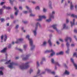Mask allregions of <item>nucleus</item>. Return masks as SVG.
I'll use <instances>...</instances> for the list:
<instances>
[{
	"label": "nucleus",
	"instance_id": "nucleus-1",
	"mask_svg": "<svg viewBox=\"0 0 77 77\" xmlns=\"http://www.w3.org/2000/svg\"><path fill=\"white\" fill-rule=\"evenodd\" d=\"M26 38L28 39L29 41V44L30 46H31V50H33L35 48V46L33 45V40L32 39H30V36L29 35H27L26 36Z\"/></svg>",
	"mask_w": 77,
	"mask_h": 77
},
{
	"label": "nucleus",
	"instance_id": "nucleus-2",
	"mask_svg": "<svg viewBox=\"0 0 77 77\" xmlns=\"http://www.w3.org/2000/svg\"><path fill=\"white\" fill-rule=\"evenodd\" d=\"M38 25H39L40 27L41 28V26L40 23L37 22L35 24V29L34 30L32 31V32L34 36H36L37 35V30H38Z\"/></svg>",
	"mask_w": 77,
	"mask_h": 77
},
{
	"label": "nucleus",
	"instance_id": "nucleus-3",
	"mask_svg": "<svg viewBox=\"0 0 77 77\" xmlns=\"http://www.w3.org/2000/svg\"><path fill=\"white\" fill-rule=\"evenodd\" d=\"M30 63L29 62H27L25 64H22L20 66V68L21 69H27L28 68L30 67V65H29ZM25 65V66H24Z\"/></svg>",
	"mask_w": 77,
	"mask_h": 77
},
{
	"label": "nucleus",
	"instance_id": "nucleus-4",
	"mask_svg": "<svg viewBox=\"0 0 77 77\" xmlns=\"http://www.w3.org/2000/svg\"><path fill=\"white\" fill-rule=\"evenodd\" d=\"M57 24H54L53 25L51 26L52 27L53 29H54V30H55L57 32V33H59L60 31L59 30H58V29H57Z\"/></svg>",
	"mask_w": 77,
	"mask_h": 77
},
{
	"label": "nucleus",
	"instance_id": "nucleus-5",
	"mask_svg": "<svg viewBox=\"0 0 77 77\" xmlns=\"http://www.w3.org/2000/svg\"><path fill=\"white\" fill-rule=\"evenodd\" d=\"M30 56V55L28 54L26 55V57H24V55H23L21 56V57H22V60H27L29 59V57Z\"/></svg>",
	"mask_w": 77,
	"mask_h": 77
},
{
	"label": "nucleus",
	"instance_id": "nucleus-6",
	"mask_svg": "<svg viewBox=\"0 0 77 77\" xmlns=\"http://www.w3.org/2000/svg\"><path fill=\"white\" fill-rule=\"evenodd\" d=\"M40 72H41V70L38 69L37 73V76H39V75H41L42 74H45V72H43L42 73H40Z\"/></svg>",
	"mask_w": 77,
	"mask_h": 77
},
{
	"label": "nucleus",
	"instance_id": "nucleus-7",
	"mask_svg": "<svg viewBox=\"0 0 77 77\" xmlns=\"http://www.w3.org/2000/svg\"><path fill=\"white\" fill-rule=\"evenodd\" d=\"M39 18H40L39 19H37V21H42V18H44V19H46V18H47L46 16L44 15L40 16H39Z\"/></svg>",
	"mask_w": 77,
	"mask_h": 77
},
{
	"label": "nucleus",
	"instance_id": "nucleus-8",
	"mask_svg": "<svg viewBox=\"0 0 77 77\" xmlns=\"http://www.w3.org/2000/svg\"><path fill=\"white\" fill-rule=\"evenodd\" d=\"M56 12L54 11H53L52 12L51 14H50L49 15L50 17L54 19V14H55Z\"/></svg>",
	"mask_w": 77,
	"mask_h": 77
},
{
	"label": "nucleus",
	"instance_id": "nucleus-9",
	"mask_svg": "<svg viewBox=\"0 0 77 77\" xmlns=\"http://www.w3.org/2000/svg\"><path fill=\"white\" fill-rule=\"evenodd\" d=\"M70 60L71 62L73 64L74 66L75 67V69H77V64L74 63V60H73L72 58H71L70 59Z\"/></svg>",
	"mask_w": 77,
	"mask_h": 77
},
{
	"label": "nucleus",
	"instance_id": "nucleus-10",
	"mask_svg": "<svg viewBox=\"0 0 77 77\" xmlns=\"http://www.w3.org/2000/svg\"><path fill=\"white\" fill-rule=\"evenodd\" d=\"M70 74L69 72L66 70L64 72L62 75L63 76H64L65 75H69Z\"/></svg>",
	"mask_w": 77,
	"mask_h": 77
},
{
	"label": "nucleus",
	"instance_id": "nucleus-11",
	"mask_svg": "<svg viewBox=\"0 0 77 77\" xmlns=\"http://www.w3.org/2000/svg\"><path fill=\"white\" fill-rule=\"evenodd\" d=\"M69 39L70 40V42H71V41H72V38L69 37L67 36L65 38V41L66 42H68Z\"/></svg>",
	"mask_w": 77,
	"mask_h": 77
},
{
	"label": "nucleus",
	"instance_id": "nucleus-12",
	"mask_svg": "<svg viewBox=\"0 0 77 77\" xmlns=\"http://www.w3.org/2000/svg\"><path fill=\"white\" fill-rule=\"evenodd\" d=\"M14 64H15L13 62H12L11 63H10V65H8V67L9 68H13V65H14Z\"/></svg>",
	"mask_w": 77,
	"mask_h": 77
},
{
	"label": "nucleus",
	"instance_id": "nucleus-13",
	"mask_svg": "<svg viewBox=\"0 0 77 77\" xmlns=\"http://www.w3.org/2000/svg\"><path fill=\"white\" fill-rule=\"evenodd\" d=\"M70 9L71 10V11H72L73 10H74V5L72 4V2H71L70 4Z\"/></svg>",
	"mask_w": 77,
	"mask_h": 77
},
{
	"label": "nucleus",
	"instance_id": "nucleus-14",
	"mask_svg": "<svg viewBox=\"0 0 77 77\" xmlns=\"http://www.w3.org/2000/svg\"><path fill=\"white\" fill-rule=\"evenodd\" d=\"M23 38H20L18 39L16 42H15V43L16 44H19L20 42V41H23Z\"/></svg>",
	"mask_w": 77,
	"mask_h": 77
},
{
	"label": "nucleus",
	"instance_id": "nucleus-15",
	"mask_svg": "<svg viewBox=\"0 0 77 77\" xmlns=\"http://www.w3.org/2000/svg\"><path fill=\"white\" fill-rule=\"evenodd\" d=\"M48 5L49 8L51 9H53V8L52 7V5H51V1H49Z\"/></svg>",
	"mask_w": 77,
	"mask_h": 77
},
{
	"label": "nucleus",
	"instance_id": "nucleus-16",
	"mask_svg": "<svg viewBox=\"0 0 77 77\" xmlns=\"http://www.w3.org/2000/svg\"><path fill=\"white\" fill-rule=\"evenodd\" d=\"M51 52L52 53L51 54V55H50V56L49 57H52L55 54V52H54V51H53V49H51Z\"/></svg>",
	"mask_w": 77,
	"mask_h": 77
},
{
	"label": "nucleus",
	"instance_id": "nucleus-17",
	"mask_svg": "<svg viewBox=\"0 0 77 77\" xmlns=\"http://www.w3.org/2000/svg\"><path fill=\"white\" fill-rule=\"evenodd\" d=\"M75 19H74L73 20V22L72 23V22H70V23L71 24V27H72V26L75 24Z\"/></svg>",
	"mask_w": 77,
	"mask_h": 77
},
{
	"label": "nucleus",
	"instance_id": "nucleus-18",
	"mask_svg": "<svg viewBox=\"0 0 77 77\" xmlns=\"http://www.w3.org/2000/svg\"><path fill=\"white\" fill-rule=\"evenodd\" d=\"M63 54V51H61L56 53V55H57V56H58L59 55H62Z\"/></svg>",
	"mask_w": 77,
	"mask_h": 77
},
{
	"label": "nucleus",
	"instance_id": "nucleus-19",
	"mask_svg": "<svg viewBox=\"0 0 77 77\" xmlns=\"http://www.w3.org/2000/svg\"><path fill=\"white\" fill-rule=\"evenodd\" d=\"M63 29H62V30L63 29H68V27L66 26V24L64 23L63 25Z\"/></svg>",
	"mask_w": 77,
	"mask_h": 77
},
{
	"label": "nucleus",
	"instance_id": "nucleus-20",
	"mask_svg": "<svg viewBox=\"0 0 77 77\" xmlns=\"http://www.w3.org/2000/svg\"><path fill=\"white\" fill-rule=\"evenodd\" d=\"M26 8L28 10H29V13H32V10H31L29 7L26 6Z\"/></svg>",
	"mask_w": 77,
	"mask_h": 77
},
{
	"label": "nucleus",
	"instance_id": "nucleus-21",
	"mask_svg": "<svg viewBox=\"0 0 77 77\" xmlns=\"http://www.w3.org/2000/svg\"><path fill=\"white\" fill-rule=\"evenodd\" d=\"M7 50V48H4L3 50H2L1 51V53H6V50Z\"/></svg>",
	"mask_w": 77,
	"mask_h": 77
},
{
	"label": "nucleus",
	"instance_id": "nucleus-22",
	"mask_svg": "<svg viewBox=\"0 0 77 77\" xmlns=\"http://www.w3.org/2000/svg\"><path fill=\"white\" fill-rule=\"evenodd\" d=\"M51 18L52 17H50V16H49V18L48 19L46 20V21L47 22V23H50V22H51Z\"/></svg>",
	"mask_w": 77,
	"mask_h": 77
},
{
	"label": "nucleus",
	"instance_id": "nucleus-23",
	"mask_svg": "<svg viewBox=\"0 0 77 77\" xmlns=\"http://www.w3.org/2000/svg\"><path fill=\"white\" fill-rule=\"evenodd\" d=\"M51 61L52 63L53 64H55V63L56 62L54 61V60L53 58H52L51 60Z\"/></svg>",
	"mask_w": 77,
	"mask_h": 77
},
{
	"label": "nucleus",
	"instance_id": "nucleus-24",
	"mask_svg": "<svg viewBox=\"0 0 77 77\" xmlns=\"http://www.w3.org/2000/svg\"><path fill=\"white\" fill-rule=\"evenodd\" d=\"M19 12V10H17L14 13V15L15 16H17L18 15V14Z\"/></svg>",
	"mask_w": 77,
	"mask_h": 77
},
{
	"label": "nucleus",
	"instance_id": "nucleus-25",
	"mask_svg": "<svg viewBox=\"0 0 77 77\" xmlns=\"http://www.w3.org/2000/svg\"><path fill=\"white\" fill-rule=\"evenodd\" d=\"M48 43H49L50 46L51 47L52 46V43H51V39H49L48 41Z\"/></svg>",
	"mask_w": 77,
	"mask_h": 77
},
{
	"label": "nucleus",
	"instance_id": "nucleus-26",
	"mask_svg": "<svg viewBox=\"0 0 77 77\" xmlns=\"http://www.w3.org/2000/svg\"><path fill=\"white\" fill-rule=\"evenodd\" d=\"M75 16L76 18H77V15L75 16V14H72L71 15V17L72 18H75Z\"/></svg>",
	"mask_w": 77,
	"mask_h": 77
},
{
	"label": "nucleus",
	"instance_id": "nucleus-27",
	"mask_svg": "<svg viewBox=\"0 0 77 77\" xmlns=\"http://www.w3.org/2000/svg\"><path fill=\"white\" fill-rule=\"evenodd\" d=\"M35 9L36 10H38V11H39V10H40V7L39 6H36L35 8Z\"/></svg>",
	"mask_w": 77,
	"mask_h": 77
},
{
	"label": "nucleus",
	"instance_id": "nucleus-28",
	"mask_svg": "<svg viewBox=\"0 0 77 77\" xmlns=\"http://www.w3.org/2000/svg\"><path fill=\"white\" fill-rule=\"evenodd\" d=\"M47 45V42L45 41L43 42V44L42 45V46H46Z\"/></svg>",
	"mask_w": 77,
	"mask_h": 77
},
{
	"label": "nucleus",
	"instance_id": "nucleus-29",
	"mask_svg": "<svg viewBox=\"0 0 77 77\" xmlns=\"http://www.w3.org/2000/svg\"><path fill=\"white\" fill-rule=\"evenodd\" d=\"M45 71H47L48 72H50L51 70L48 69H46L45 70Z\"/></svg>",
	"mask_w": 77,
	"mask_h": 77
},
{
	"label": "nucleus",
	"instance_id": "nucleus-30",
	"mask_svg": "<svg viewBox=\"0 0 77 77\" xmlns=\"http://www.w3.org/2000/svg\"><path fill=\"white\" fill-rule=\"evenodd\" d=\"M3 9H0V15L3 14Z\"/></svg>",
	"mask_w": 77,
	"mask_h": 77
},
{
	"label": "nucleus",
	"instance_id": "nucleus-31",
	"mask_svg": "<svg viewBox=\"0 0 77 77\" xmlns=\"http://www.w3.org/2000/svg\"><path fill=\"white\" fill-rule=\"evenodd\" d=\"M66 45L67 47V48H69V47L70 45L69 44V42H67L66 43Z\"/></svg>",
	"mask_w": 77,
	"mask_h": 77
},
{
	"label": "nucleus",
	"instance_id": "nucleus-32",
	"mask_svg": "<svg viewBox=\"0 0 77 77\" xmlns=\"http://www.w3.org/2000/svg\"><path fill=\"white\" fill-rule=\"evenodd\" d=\"M8 39L7 35H5L4 36V41L5 42H6V40Z\"/></svg>",
	"mask_w": 77,
	"mask_h": 77
},
{
	"label": "nucleus",
	"instance_id": "nucleus-33",
	"mask_svg": "<svg viewBox=\"0 0 77 77\" xmlns=\"http://www.w3.org/2000/svg\"><path fill=\"white\" fill-rule=\"evenodd\" d=\"M51 52V50H47L45 51V53H50Z\"/></svg>",
	"mask_w": 77,
	"mask_h": 77
},
{
	"label": "nucleus",
	"instance_id": "nucleus-34",
	"mask_svg": "<svg viewBox=\"0 0 77 77\" xmlns=\"http://www.w3.org/2000/svg\"><path fill=\"white\" fill-rule=\"evenodd\" d=\"M55 65H58V66L59 67H60V65L58 63V62H56L55 63Z\"/></svg>",
	"mask_w": 77,
	"mask_h": 77
},
{
	"label": "nucleus",
	"instance_id": "nucleus-35",
	"mask_svg": "<svg viewBox=\"0 0 77 77\" xmlns=\"http://www.w3.org/2000/svg\"><path fill=\"white\" fill-rule=\"evenodd\" d=\"M75 56L77 58V52H75L73 54V56Z\"/></svg>",
	"mask_w": 77,
	"mask_h": 77
},
{
	"label": "nucleus",
	"instance_id": "nucleus-36",
	"mask_svg": "<svg viewBox=\"0 0 77 77\" xmlns=\"http://www.w3.org/2000/svg\"><path fill=\"white\" fill-rule=\"evenodd\" d=\"M69 48H67V50L66 51V53L68 54L69 53Z\"/></svg>",
	"mask_w": 77,
	"mask_h": 77
},
{
	"label": "nucleus",
	"instance_id": "nucleus-37",
	"mask_svg": "<svg viewBox=\"0 0 77 77\" xmlns=\"http://www.w3.org/2000/svg\"><path fill=\"white\" fill-rule=\"evenodd\" d=\"M36 64L37 67H39V66H40L39 63V62L37 61Z\"/></svg>",
	"mask_w": 77,
	"mask_h": 77
},
{
	"label": "nucleus",
	"instance_id": "nucleus-38",
	"mask_svg": "<svg viewBox=\"0 0 77 77\" xmlns=\"http://www.w3.org/2000/svg\"><path fill=\"white\" fill-rule=\"evenodd\" d=\"M23 13L24 14H27L28 13V11H23Z\"/></svg>",
	"mask_w": 77,
	"mask_h": 77
},
{
	"label": "nucleus",
	"instance_id": "nucleus-39",
	"mask_svg": "<svg viewBox=\"0 0 77 77\" xmlns=\"http://www.w3.org/2000/svg\"><path fill=\"white\" fill-rule=\"evenodd\" d=\"M1 21L2 23H3V22H5V19L3 18H2L1 19Z\"/></svg>",
	"mask_w": 77,
	"mask_h": 77
},
{
	"label": "nucleus",
	"instance_id": "nucleus-40",
	"mask_svg": "<svg viewBox=\"0 0 77 77\" xmlns=\"http://www.w3.org/2000/svg\"><path fill=\"white\" fill-rule=\"evenodd\" d=\"M11 62V60H9V61H8V62H6L5 64H8V63H9Z\"/></svg>",
	"mask_w": 77,
	"mask_h": 77
},
{
	"label": "nucleus",
	"instance_id": "nucleus-41",
	"mask_svg": "<svg viewBox=\"0 0 77 77\" xmlns=\"http://www.w3.org/2000/svg\"><path fill=\"white\" fill-rule=\"evenodd\" d=\"M5 9H11V8L10 7H7L5 8Z\"/></svg>",
	"mask_w": 77,
	"mask_h": 77
},
{
	"label": "nucleus",
	"instance_id": "nucleus-42",
	"mask_svg": "<svg viewBox=\"0 0 77 77\" xmlns=\"http://www.w3.org/2000/svg\"><path fill=\"white\" fill-rule=\"evenodd\" d=\"M10 17L11 19H14V16L13 15H11L10 16Z\"/></svg>",
	"mask_w": 77,
	"mask_h": 77
},
{
	"label": "nucleus",
	"instance_id": "nucleus-43",
	"mask_svg": "<svg viewBox=\"0 0 77 77\" xmlns=\"http://www.w3.org/2000/svg\"><path fill=\"white\" fill-rule=\"evenodd\" d=\"M18 27H19V25H17L16 26L15 29H18Z\"/></svg>",
	"mask_w": 77,
	"mask_h": 77
},
{
	"label": "nucleus",
	"instance_id": "nucleus-44",
	"mask_svg": "<svg viewBox=\"0 0 77 77\" xmlns=\"http://www.w3.org/2000/svg\"><path fill=\"white\" fill-rule=\"evenodd\" d=\"M30 17H35V15L32 14H30Z\"/></svg>",
	"mask_w": 77,
	"mask_h": 77
},
{
	"label": "nucleus",
	"instance_id": "nucleus-45",
	"mask_svg": "<svg viewBox=\"0 0 77 77\" xmlns=\"http://www.w3.org/2000/svg\"><path fill=\"white\" fill-rule=\"evenodd\" d=\"M32 3L33 5H35L36 3V2L35 1H32Z\"/></svg>",
	"mask_w": 77,
	"mask_h": 77
},
{
	"label": "nucleus",
	"instance_id": "nucleus-46",
	"mask_svg": "<svg viewBox=\"0 0 77 77\" xmlns=\"http://www.w3.org/2000/svg\"><path fill=\"white\" fill-rule=\"evenodd\" d=\"M4 38V36H3V35H2L1 37V40H3Z\"/></svg>",
	"mask_w": 77,
	"mask_h": 77
},
{
	"label": "nucleus",
	"instance_id": "nucleus-47",
	"mask_svg": "<svg viewBox=\"0 0 77 77\" xmlns=\"http://www.w3.org/2000/svg\"><path fill=\"white\" fill-rule=\"evenodd\" d=\"M43 11L44 12H46L47 10H46V9L45 8H43Z\"/></svg>",
	"mask_w": 77,
	"mask_h": 77
},
{
	"label": "nucleus",
	"instance_id": "nucleus-48",
	"mask_svg": "<svg viewBox=\"0 0 77 77\" xmlns=\"http://www.w3.org/2000/svg\"><path fill=\"white\" fill-rule=\"evenodd\" d=\"M0 75H3V72H2V71H0Z\"/></svg>",
	"mask_w": 77,
	"mask_h": 77
},
{
	"label": "nucleus",
	"instance_id": "nucleus-49",
	"mask_svg": "<svg viewBox=\"0 0 77 77\" xmlns=\"http://www.w3.org/2000/svg\"><path fill=\"white\" fill-rule=\"evenodd\" d=\"M42 61H45V57L42 58Z\"/></svg>",
	"mask_w": 77,
	"mask_h": 77
},
{
	"label": "nucleus",
	"instance_id": "nucleus-50",
	"mask_svg": "<svg viewBox=\"0 0 77 77\" xmlns=\"http://www.w3.org/2000/svg\"><path fill=\"white\" fill-rule=\"evenodd\" d=\"M63 65H64L65 67L66 68H68V66H67L66 65V64L65 63H64Z\"/></svg>",
	"mask_w": 77,
	"mask_h": 77
},
{
	"label": "nucleus",
	"instance_id": "nucleus-51",
	"mask_svg": "<svg viewBox=\"0 0 77 77\" xmlns=\"http://www.w3.org/2000/svg\"><path fill=\"white\" fill-rule=\"evenodd\" d=\"M23 23L24 24H27V23H29V22L26 21H24Z\"/></svg>",
	"mask_w": 77,
	"mask_h": 77
},
{
	"label": "nucleus",
	"instance_id": "nucleus-52",
	"mask_svg": "<svg viewBox=\"0 0 77 77\" xmlns=\"http://www.w3.org/2000/svg\"><path fill=\"white\" fill-rule=\"evenodd\" d=\"M33 70H32V69H30L29 71L30 72V74H31V72H33Z\"/></svg>",
	"mask_w": 77,
	"mask_h": 77
},
{
	"label": "nucleus",
	"instance_id": "nucleus-53",
	"mask_svg": "<svg viewBox=\"0 0 77 77\" xmlns=\"http://www.w3.org/2000/svg\"><path fill=\"white\" fill-rule=\"evenodd\" d=\"M14 9L16 10V11H17V10H18V9H17V8L15 6L14 7Z\"/></svg>",
	"mask_w": 77,
	"mask_h": 77
},
{
	"label": "nucleus",
	"instance_id": "nucleus-54",
	"mask_svg": "<svg viewBox=\"0 0 77 77\" xmlns=\"http://www.w3.org/2000/svg\"><path fill=\"white\" fill-rule=\"evenodd\" d=\"M69 23V20L68 19H66V23Z\"/></svg>",
	"mask_w": 77,
	"mask_h": 77
},
{
	"label": "nucleus",
	"instance_id": "nucleus-55",
	"mask_svg": "<svg viewBox=\"0 0 77 77\" xmlns=\"http://www.w3.org/2000/svg\"><path fill=\"white\" fill-rule=\"evenodd\" d=\"M44 61H42V60H41V62H40V64L41 65H43V62Z\"/></svg>",
	"mask_w": 77,
	"mask_h": 77
},
{
	"label": "nucleus",
	"instance_id": "nucleus-56",
	"mask_svg": "<svg viewBox=\"0 0 77 77\" xmlns=\"http://www.w3.org/2000/svg\"><path fill=\"white\" fill-rule=\"evenodd\" d=\"M50 32H52V33H54V31L53 30H50Z\"/></svg>",
	"mask_w": 77,
	"mask_h": 77
},
{
	"label": "nucleus",
	"instance_id": "nucleus-57",
	"mask_svg": "<svg viewBox=\"0 0 77 77\" xmlns=\"http://www.w3.org/2000/svg\"><path fill=\"white\" fill-rule=\"evenodd\" d=\"M11 48V44H10L9 45H8V48Z\"/></svg>",
	"mask_w": 77,
	"mask_h": 77
},
{
	"label": "nucleus",
	"instance_id": "nucleus-58",
	"mask_svg": "<svg viewBox=\"0 0 77 77\" xmlns=\"http://www.w3.org/2000/svg\"><path fill=\"white\" fill-rule=\"evenodd\" d=\"M4 3H5V2H2L1 3L0 5L1 6H2V5H3V4H4Z\"/></svg>",
	"mask_w": 77,
	"mask_h": 77
},
{
	"label": "nucleus",
	"instance_id": "nucleus-59",
	"mask_svg": "<svg viewBox=\"0 0 77 77\" xmlns=\"http://www.w3.org/2000/svg\"><path fill=\"white\" fill-rule=\"evenodd\" d=\"M26 45H24L23 46V48L24 49H25V50H26Z\"/></svg>",
	"mask_w": 77,
	"mask_h": 77
},
{
	"label": "nucleus",
	"instance_id": "nucleus-60",
	"mask_svg": "<svg viewBox=\"0 0 77 77\" xmlns=\"http://www.w3.org/2000/svg\"><path fill=\"white\" fill-rule=\"evenodd\" d=\"M59 40L61 42H63V40L62 39H59Z\"/></svg>",
	"mask_w": 77,
	"mask_h": 77
},
{
	"label": "nucleus",
	"instance_id": "nucleus-61",
	"mask_svg": "<svg viewBox=\"0 0 77 77\" xmlns=\"http://www.w3.org/2000/svg\"><path fill=\"white\" fill-rule=\"evenodd\" d=\"M56 44H57V45H59V44H60V43H59V42L58 41H57Z\"/></svg>",
	"mask_w": 77,
	"mask_h": 77
},
{
	"label": "nucleus",
	"instance_id": "nucleus-62",
	"mask_svg": "<svg viewBox=\"0 0 77 77\" xmlns=\"http://www.w3.org/2000/svg\"><path fill=\"white\" fill-rule=\"evenodd\" d=\"M18 50H19V51H20L21 52H23V50L22 49H18Z\"/></svg>",
	"mask_w": 77,
	"mask_h": 77
},
{
	"label": "nucleus",
	"instance_id": "nucleus-63",
	"mask_svg": "<svg viewBox=\"0 0 77 77\" xmlns=\"http://www.w3.org/2000/svg\"><path fill=\"white\" fill-rule=\"evenodd\" d=\"M19 8L20 9V10H23V8L22 7H19Z\"/></svg>",
	"mask_w": 77,
	"mask_h": 77
},
{
	"label": "nucleus",
	"instance_id": "nucleus-64",
	"mask_svg": "<svg viewBox=\"0 0 77 77\" xmlns=\"http://www.w3.org/2000/svg\"><path fill=\"white\" fill-rule=\"evenodd\" d=\"M74 32H75V33H77V30L75 29L74 30Z\"/></svg>",
	"mask_w": 77,
	"mask_h": 77
}]
</instances>
